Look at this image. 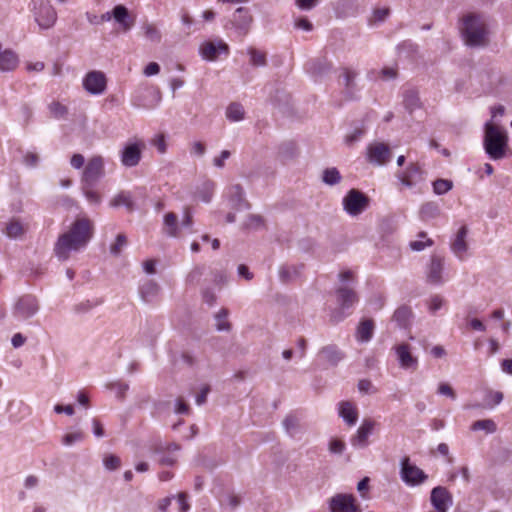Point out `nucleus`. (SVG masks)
Returning <instances> with one entry per match:
<instances>
[{"instance_id": "obj_1", "label": "nucleus", "mask_w": 512, "mask_h": 512, "mask_svg": "<svg viewBox=\"0 0 512 512\" xmlns=\"http://www.w3.org/2000/svg\"><path fill=\"white\" fill-rule=\"evenodd\" d=\"M94 231V222L89 217H76L69 228L58 236L54 245V254L61 261L68 260L72 252L86 248L93 238Z\"/></svg>"}, {"instance_id": "obj_2", "label": "nucleus", "mask_w": 512, "mask_h": 512, "mask_svg": "<svg viewBox=\"0 0 512 512\" xmlns=\"http://www.w3.org/2000/svg\"><path fill=\"white\" fill-rule=\"evenodd\" d=\"M460 29L468 46L483 47L489 42L486 23L478 14L470 13L465 15L462 18Z\"/></svg>"}, {"instance_id": "obj_3", "label": "nucleus", "mask_w": 512, "mask_h": 512, "mask_svg": "<svg viewBox=\"0 0 512 512\" xmlns=\"http://www.w3.org/2000/svg\"><path fill=\"white\" fill-rule=\"evenodd\" d=\"M507 146V135L497 125L486 123L484 135V147L492 159H501L505 156Z\"/></svg>"}, {"instance_id": "obj_4", "label": "nucleus", "mask_w": 512, "mask_h": 512, "mask_svg": "<svg viewBox=\"0 0 512 512\" xmlns=\"http://www.w3.org/2000/svg\"><path fill=\"white\" fill-rule=\"evenodd\" d=\"M30 10L41 29H49L57 20V12L48 0H31Z\"/></svg>"}, {"instance_id": "obj_5", "label": "nucleus", "mask_w": 512, "mask_h": 512, "mask_svg": "<svg viewBox=\"0 0 512 512\" xmlns=\"http://www.w3.org/2000/svg\"><path fill=\"white\" fill-rule=\"evenodd\" d=\"M145 148L146 143L143 139L133 138L127 141L120 153L122 165L128 168L137 166Z\"/></svg>"}, {"instance_id": "obj_6", "label": "nucleus", "mask_w": 512, "mask_h": 512, "mask_svg": "<svg viewBox=\"0 0 512 512\" xmlns=\"http://www.w3.org/2000/svg\"><path fill=\"white\" fill-rule=\"evenodd\" d=\"M161 101V92L157 87H139L132 96V104L138 108L152 109Z\"/></svg>"}, {"instance_id": "obj_7", "label": "nucleus", "mask_w": 512, "mask_h": 512, "mask_svg": "<svg viewBox=\"0 0 512 512\" xmlns=\"http://www.w3.org/2000/svg\"><path fill=\"white\" fill-rule=\"evenodd\" d=\"M401 187L412 188L425 179V171L418 162H411L408 166L395 174Z\"/></svg>"}, {"instance_id": "obj_8", "label": "nucleus", "mask_w": 512, "mask_h": 512, "mask_svg": "<svg viewBox=\"0 0 512 512\" xmlns=\"http://www.w3.org/2000/svg\"><path fill=\"white\" fill-rule=\"evenodd\" d=\"M369 203V197L357 189L349 190L343 198L344 209L351 216L361 214L368 208Z\"/></svg>"}, {"instance_id": "obj_9", "label": "nucleus", "mask_w": 512, "mask_h": 512, "mask_svg": "<svg viewBox=\"0 0 512 512\" xmlns=\"http://www.w3.org/2000/svg\"><path fill=\"white\" fill-rule=\"evenodd\" d=\"M39 310L35 296L26 294L21 296L13 307V316L19 320H26L34 316Z\"/></svg>"}, {"instance_id": "obj_10", "label": "nucleus", "mask_w": 512, "mask_h": 512, "mask_svg": "<svg viewBox=\"0 0 512 512\" xmlns=\"http://www.w3.org/2000/svg\"><path fill=\"white\" fill-rule=\"evenodd\" d=\"M328 503L330 512H362L352 494L338 493L331 497Z\"/></svg>"}, {"instance_id": "obj_11", "label": "nucleus", "mask_w": 512, "mask_h": 512, "mask_svg": "<svg viewBox=\"0 0 512 512\" xmlns=\"http://www.w3.org/2000/svg\"><path fill=\"white\" fill-rule=\"evenodd\" d=\"M104 175V160L101 156L91 157L84 167L81 184H96Z\"/></svg>"}, {"instance_id": "obj_12", "label": "nucleus", "mask_w": 512, "mask_h": 512, "mask_svg": "<svg viewBox=\"0 0 512 512\" xmlns=\"http://www.w3.org/2000/svg\"><path fill=\"white\" fill-rule=\"evenodd\" d=\"M401 477L406 484L411 486L422 484L428 478L422 469L410 463V459L408 457H405L402 460Z\"/></svg>"}, {"instance_id": "obj_13", "label": "nucleus", "mask_w": 512, "mask_h": 512, "mask_svg": "<svg viewBox=\"0 0 512 512\" xmlns=\"http://www.w3.org/2000/svg\"><path fill=\"white\" fill-rule=\"evenodd\" d=\"M83 87L90 94H102L107 87V78L101 71H90L83 79Z\"/></svg>"}, {"instance_id": "obj_14", "label": "nucleus", "mask_w": 512, "mask_h": 512, "mask_svg": "<svg viewBox=\"0 0 512 512\" xmlns=\"http://www.w3.org/2000/svg\"><path fill=\"white\" fill-rule=\"evenodd\" d=\"M252 20L249 10L244 7H239L233 13L230 23L236 30L238 36L243 38L249 33Z\"/></svg>"}, {"instance_id": "obj_15", "label": "nucleus", "mask_w": 512, "mask_h": 512, "mask_svg": "<svg viewBox=\"0 0 512 512\" xmlns=\"http://www.w3.org/2000/svg\"><path fill=\"white\" fill-rule=\"evenodd\" d=\"M430 501L435 510L447 512L453 503V496L446 487L437 486L431 491Z\"/></svg>"}, {"instance_id": "obj_16", "label": "nucleus", "mask_w": 512, "mask_h": 512, "mask_svg": "<svg viewBox=\"0 0 512 512\" xmlns=\"http://www.w3.org/2000/svg\"><path fill=\"white\" fill-rule=\"evenodd\" d=\"M201 55L204 59L214 61L221 54H229V46L221 39L217 41H207L200 47Z\"/></svg>"}, {"instance_id": "obj_17", "label": "nucleus", "mask_w": 512, "mask_h": 512, "mask_svg": "<svg viewBox=\"0 0 512 512\" xmlns=\"http://www.w3.org/2000/svg\"><path fill=\"white\" fill-rule=\"evenodd\" d=\"M401 368L405 370H416L418 359L412 354L411 347L407 343H401L394 347Z\"/></svg>"}, {"instance_id": "obj_18", "label": "nucleus", "mask_w": 512, "mask_h": 512, "mask_svg": "<svg viewBox=\"0 0 512 512\" xmlns=\"http://www.w3.org/2000/svg\"><path fill=\"white\" fill-rule=\"evenodd\" d=\"M392 157V152L388 145L384 143H374L368 147V160L378 165L387 164Z\"/></svg>"}, {"instance_id": "obj_19", "label": "nucleus", "mask_w": 512, "mask_h": 512, "mask_svg": "<svg viewBox=\"0 0 512 512\" xmlns=\"http://www.w3.org/2000/svg\"><path fill=\"white\" fill-rule=\"evenodd\" d=\"M467 235L468 228L467 226L463 225L458 229L457 233L455 234V237L453 238L450 244L452 252L460 260L465 259L468 251V243L466 240Z\"/></svg>"}, {"instance_id": "obj_20", "label": "nucleus", "mask_w": 512, "mask_h": 512, "mask_svg": "<svg viewBox=\"0 0 512 512\" xmlns=\"http://www.w3.org/2000/svg\"><path fill=\"white\" fill-rule=\"evenodd\" d=\"M344 356L345 354L333 344L322 347L318 352L319 361L330 366H336Z\"/></svg>"}, {"instance_id": "obj_21", "label": "nucleus", "mask_w": 512, "mask_h": 512, "mask_svg": "<svg viewBox=\"0 0 512 512\" xmlns=\"http://www.w3.org/2000/svg\"><path fill=\"white\" fill-rule=\"evenodd\" d=\"M375 424L376 422L372 419H364L356 435L352 437L351 444L355 447H366L368 445V438L372 434Z\"/></svg>"}, {"instance_id": "obj_22", "label": "nucleus", "mask_w": 512, "mask_h": 512, "mask_svg": "<svg viewBox=\"0 0 512 512\" xmlns=\"http://www.w3.org/2000/svg\"><path fill=\"white\" fill-rule=\"evenodd\" d=\"M113 18L120 25L123 32H128L136 21V17L124 5H116L113 8Z\"/></svg>"}, {"instance_id": "obj_23", "label": "nucleus", "mask_w": 512, "mask_h": 512, "mask_svg": "<svg viewBox=\"0 0 512 512\" xmlns=\"http://www.w3.org/2000/svg\"><path fill=\"white\" fill-rule=\"evenodd\" d=\"M443 269L444 259L439 255H433L427 270V282L431 284H441L443 282Z\"/></svg>"}, {"instance_id": "obj_24", "label": "nucleus", "mask_w": 512, "mask_h": 512, "mask_svg": "<svg viewBox=\"0 0 512 512\" xmlns=\"http://www.w3.org/2000/svg\"><path fill=\"white\" fill-rule=\"evenodd\" d=\"M229 198L234 209L250 208V203L244 198V190L239 184L232 185L229 188Z\"/></svg>"}, {"instance_id": "obj_25", "label": "nucleus", "mask_w": 512, "mask_h": 512, "mask_svg": "<svg viewBox=\"0 0 512 512\" xmlns=\"http://www.w3.org/2000/svg\"><path fill=\"white\" fill-rule=\"evenodd\" d=\"M336 293L337 302L342 309H349L358 301V296L356 292L351 288L340 287L339 289H337Z\"/></svg>"}, {"instance_id": "obj_26", "label": "nucleus", "mask_w": 512, "mask_h": 512, "mask_svg": "<svg viewBox=\"0 0 512 512\" xmlns=\"http://www.w3.org/2000/svg\"><path fill=\"white\" fill-rule=\"evenodd\" d=\"M339 415L349 426L354 425L358 420V410L353 402L342 401L339 403Z\"/></svg>"}, {"instance_id": "obj_27", "label": "nucleus", "mask_w": 512, "mask_h": 512, "mask_svg": "<svg viewBox=\"0 0 512 512\" xmlns=\"http://www.w3.org/2000/svg\"><path fill=\"white\" fill-rule=\"evenodd\" d=\"M163 231L170 237H178L180 230L178 228V218L173 212H168L164 216Z\"/></svg>"}, {"instance_id": "obj_28", "label": "nucleus", "mask_w": 512, "mask_h": 512, "mask_svg": "<svg viewBox=\"0 0 512 512\" xmlns=\"http://www.w3.org/2000/svg\"><path fill=\"white\" fill-rule=\"evenodd\" d=\"M374 332V322L372 319H365L361 321L357 327V339L362 342L369 341Z\"/></svg>"}, {"instance_id": "obj_29", "label": "nucleus", "mask_w": 512, "mask_h": 512, "mask_svg": "<svg viewBox=\"0 0 512 512\" xmlns=\"http://www.w3.org/2000/svg\"><path fill=\"white\" fill-rule=\"evenodd\" d=\"M215 190V183L211 180H205L196 190V198L203 202H210Z\"/></svg>"}, {"instance_id": "obj_30", "label": "nucleus", "mask_w": 512, "mask_h": 512, "mask_svg": "<svg viewBox=\"0 0 512 512\" xmlns=\"http://www.w3.org/2000/svg\"><path fill=\"white\" fill-rule=\"evenodd\" d=\"M303 265L297 266H288L284 265L279 270V277L283 283H289L292 280L296 279L301 274V269Z\"/></svg>"}, {"instance_id": "obj_31", "label": "nucleus", "mask_w": 512, "mask_h": 512, "mask_svg": "<svg viewBox=\"0 0 512 512\" xmlns=\"http://www.w3.org/2000/svg\"><path fill=\"white\" fill-rule=\"evenodd\" d=\"M110 205L112 207H120L125 206L128 211H132L134 209V203L132 201L131 195L129 192L122 191L117 194L111 201Z\"/></svg>"}, {"instance_id": "obj_32", "label": "nucleus", "mask_w": 512, "mask_h": 512, "mask_svg": "<svg viewBox=\"0 0 512 512\" xmlns=\"http://www.w3.org/2000/svg\"><path fill=\"white\" fill-rule=\"evenodd\" d=\"M142 30L146 39L153 43H159L162 39L160 30L154 23L145 22L142 25Z\"/></svg>"}, {"instance_id": "obj_33", "label": "nucleus", "mask_w": 512, "mask_h": 512, "mask_svg": "<svg viewBox=\"0 0 512 512\" xmlns=\"http://www.w3.org/2000/svg\"><path fill=\"white\" fill-rule=\"evenodd\" d=\"M82 191L91 205H98L101 202V194L94 188L96 184H81Z\"/></svg>"}, {"instance_id": "obj_34", "label": "nucleus", "mask_w": 512, "mask_h": 512, "mask_svg": "<svg viewBox=\"0 0 512 512\" xmlns=\"http://www.w3.org/2000/svg\"><path fill=\"white\" fill-rule=\"evenodd\" d=\"M159 292V286L151 280H147L140 287V293L145 301H150Z\"/></svg>"}, {"instance_id": "obj_35", "label": "nucleus", "mask_w": 512, "mask_h": 512, "mask_svg": "<svg viewBox=\"0 0 512 512\" xmlns=\"http://www.w3.org/2000/svg\"><path fill=\"white\" fill-rule=\"evenodd\" d=\"M411 317V310L407 306L399 307L393 314V320L397 322L400 327H406Z\"/></svg>"}, {"instance_id": "obj_36", "label": "nucleus", "mask_w": 512, "mask_h": 512, "mask_svg": "<svg viewBox=\"0 0 512 512\" xmlns=\"http://www.w3.org/2000/svg\"><path fill=\"white\" fill-rule=\"evenodd\" d=\"M403 103L406 109L412 113L420 105L418 93L415 90L406 91L404 94Z\"/></svg>"}, {"instance_id": "obj_37", "label": "nucleus", "mask_w": 512, "mask_h": 512, "mask_svg": "<svg viewBox=\"0 0 512 512\" xmlns=\"http://www.w3.org/2000/svg\"><path fill=\"white\" fill-rule=\"evenodd\" d=\"M418 237L420 238L419 240L411 241L409 244L410 248L414 251H422L434 244L432 239L427 238L426 232H419Z\"/></svg>"}, {"instance_id": "obj_38", "label": "nucleus", "mask_w": 512, "mask_h": 512, "mask_svg": "<svg viewBox=\"0 0 512 512\" xmlns=\"http://www.w3.org/2000/svg\"><path fill=\"white\" fill-rule=\"evenodd\" d=\"M226 116L231 121H239L244 117V108L239 103H231L226 111Z\"/></svg>"}, {"instance_id": "obj_39", "label": "nucleus", "mask_w": 512, "mask_h": 512, "mask_svg": "<svg viewBox=\"0 0 512 512\" xmlns=\"http://www.w3.org/2000/svg\"><path fill=\"white\" fill-rule=\"evenodd\" d=\"M248 54L250 55V63L253 66H265L266 65V54L254 47L248 48Z\"/></svg>"}, {"instance_id": "obj_40", "label": "nucleus", "mask_w": 512, "mask_h": 512, "mask_svg": "<svg viewBox=\"0 0 512 512\" xmlns=\"http://www.w3.org/2000/svg\"><path fill=\"white\" fill-rule=\"evenodd\" d=\"M229 311L226 308H222L217 314H216V327L219 331H229L231 328V324L227 320Z\"/></svg>"}, {"instance_id": "obj_41", "label": "nucleus", "mask_w": 512, "mask_h": 512, "mask_svg": "<svg viewBox=\"0 0 512 512\" xmlns=\"http://www.w3.org/2000/svg\"><path fill=\"white\" fill-rule=\"evenodd\" d=\"M472 430H485L488 433H493L496 431V424L493 420L485 419V420H477L472 426Z\"/></svg>"}, {"instance_id": "obj_42", "label": "nucleus", "mask_w": 512, "mask_h": 512, "mask_svg": "<svg viewBox=\"0 0 512 512\" xmlns=\"http://www.w3.org/2000/svg\"><path fill=\"white\" fill-rule=\"evenodd\" d=\"M341 180V175L336 168H327L323 172V181L329 185H335Z\"/></svg>"}, {"instance_id": "obj_43", "label": "nucleus", "mask_w": 512, "mask_h": 512, "mask_svg": "<svg viewBox=\"0 0 512 512\" xmlns=\"http://www.w3.org/2000/svg\"><path fill=\"white\" fill-rule=\"evenodd\" d=\"M6 233L11 238H17L24 233L23 225L19 221L12 220L6 226Z\"/></svg>"}, {"instance_id": "obj_44", "label": "nucleus", "mask_w": 512, "mask_h": 512, "mask_svg": "<svg viewBox=\"0 0 512 512\" xmlns=\"http://www.w3.org/2000/svg\"><path fill=\"white\" fill-rule=\"evenodd\" d=\"M453 187V183L447 179H437L433 182V190L436 194L442 195L447 193Z\"/></svg>"}, {"instance_id": "obj_45", "label": "nucleus", "mask_w": 512, "mask_h": 512, "mask_svg": "<svg viewBox=\"0 0 512 512\" xmlns=\"http://www.w3.org/2000/svg\"><path fill=\"white\" fill-rule=\"evenodd\" d=\"M390 15L389 7L375 8L370 18V24H377L386 20V18Z\"/></svg>"}, {"instance_id": "obj_46", "label": "nucleus", "mask_w": 512, "mask_h": 512, "mask_svg": "<svg viewBox=\"0 0 512 512\" xmlns=\"http://www.w3.org/2000/svg\"><path fill=\"white\" fill-rule=\"evenodd\" d=\"M264 226V218L261 215L251 214L248 216L244 227L247 229H258Z\"/></svg>"}, {"instance_id": "obj_47", "label": "nucleus", "mask_w": 512, "mask_h": 512, "mask_svg": "<svg viewBox=\"0 0 512 512\" xmlns=\"http://www.w3.org/2000/svg\"><path fill=\"white\" fill-rule=\"evenodd\" d=\"M84 437H85L84 433L82 431L78 430V431L70 432V433H67L66 435H64L62 442L64 445L69 446L76 442L83 441Z\"/></svg>"}, {"instance_id": "obj_48", "label": "nucleus", "mask_w": 512, "mask_h": 512, "mask_svg": "<svg viewBox=\"0 0 512 512\" xmlns=\"http://www.w3.org/2000/svg\"><path fill=\"white\" fill-rule=\"evenodd\" d=\"M49 110H50V113L55 117V118H63L65 117V115L67 114L68 110L66 108V106H64L63 104H61L60 102L58 101H53L50 105H49Z\"/></svg>"}, {"instance_id": "obj_49", "label": "nucleus", "mask_w": 512, "mask_h": 512, "mask_svg": "<svg viewBox=\"0 0 512 512\" xmlns=\"http://www.w3.org/2000/svg\"><path fill=\"white\" fill-rule=\"evenodd\" d=\"M127 245V238L124 234H119L115 242L111 245L110 251L113 255L117 256L121 253L122 249Z\"/></svg>"}, {"instance_id": "obj_50", "label": "nucleus", "mask_w": 512, "mask_h": 512, "mask_svg": "<svg viewBox=\"0 0 512 512\" xmlns=\"http://www.w3.org/2000/svg\"><path fill=\"white\" fill-rule=\"evenodd\" d=\"M203 274H204L203 267H195L187 275L186 281L189 284H198L200 282V279L203 276Z\"/></svg>"}, {"instance_id": "obj_51", "label": "nucleus", "mask_w": 512, "mask_h": 512, "mask_svg": "<svg viewBox=\"0 0 512 512\" xmlns=\"http://www.w3.org/2000/svg\"><path fill=\"white\" fill-rule=\"evenodd\" d=\"M342 75L344 77V85L348 90L353 89L354 87V79L356 77V72L345 67L342 69Z\"/></svg>"}, {"instance_id": "obj_52", "label": "nucleus", "mask_w": 512, "mask_h": 512, "mask_svg": "<svg viewBox=\"0 0 512 512\" xmlns=\"http://www.w3.org/2000/svg\"><path fill=\"white\" fill-rule=\"evenodd\" d=\"M283 424L287 430V432L291 435H293L295 433V431L297 430L298 428V418L294 415H288L284 421H283Z\"/></svg>"}, {"instance_id": "obj_53", "label": "nucleus", "mask_w": 512, "mask_h": 512, "mask_svg": "<svg viewBox=\"0 0 512 512\" xmlns=\"http://www.w3.org/2000/svg\"><path fill=\"white\" fill-rule=\"evenodd\" d=\"M503 400V393L499 391H489L486 394L485 401L488 405H498Z\"/></svg>"}, {"instance_id": "obj_54", "label": "nucleus", "mask_w": 512, "mask_h": 512, "mask_svg": "<svg viewBox=\"0 0 512 512\" xmlns=\"http://www.w3.org/2000/svg\"><path fill=\"white\" fill-rule=\"evenodd\" d=\"M104 465L108 470H116L121 465V460L116 455H108L104 458Z\"/></svg>"}, {"instance_id": "obj_55", "label": "nucleus", "mask_w": 512, "mask_h": 512, "mask_svg": "<svg viewBox=\"0 0 512 512\" xmlns=\"http://www.w3.org/2000/svg\"><path fill=\"white\" fill-rule=\"evenodd\" d=\"M345 449L344 441L334 438L329 443V450L331 453L341 454Z\"/></svg>"}, {"instance_id": "obj_56", "label": "nucleus", "mask_w": 512, "mask_h": 512, "mask_svg": "<svg viewBox=\"0 0 512 512\" xmlns=\"http://www.w3.org/2000/svg\"><path fill=\"white\" fill-rule=\"evenodd\" d=\"M437 391L439 394L445 395L453 400L456 398L454 389L448 383H440Z\"/></svg>"}, {"instance_id": "obj_57", "label": "nucleus", "mask_w": 512, "mask_h": 512, "mask_svg": "<svg viewBox=\"0 0 512 512\" xmlns=\"http://www.w3.org/2000/svg\"><path fill=\"white\" fill-rule=\"evenodd\" d=\"M365 131L362 128H357L353 131V133L349 134L345 138V142L348 145L354 144L356 141H358L363 135Z\"/></svg>"}, {"instance_id": "obj_58", "label": "nucleus", "mask_w": 512, "mask_h": 512, "mask_svg": "<svg viewBox=\"0 0 512 512\" xmlns=\"http://www.w3.org/2000/svg\"><path fill=\"white\" fill-rule=\"evenodd\" d=\"M443 304V298L439 295H434L430 298L429 301V310L431 312H436L442 307Z\"/></svg>"}, {"instance_id": "obj_59", "label": "nucleus", "mask_w": 512, "mask_h": 512, "mask_svg": "<svg viewBox=\"0 0 512 512\" xmlns=\"http://www.w3.org/2000/svg\"><path fill=\"white\" fill-rule=\"evenodd\" d=\"M176 413L179 414H188L190 411L189 405L184 401L182 397L177 398L176 400Z\"/></svg>"}, {"instance_id": "obj_60", "label": "nucleus", "mask_w": 512, "mask_h": 512, "mask_svg": "<svg viewBox=\"0 0 512 512\" xmlns=\"http://www.w3.org/2000/svg\"><path fill=\"white\" fill-rule=\"evenodd\" d=\"M39 162V157L36 153L33 152H27L24 156V163L29 167H35L37 166Z\"/></svg>"}, {"instance_id": "obj_61", "label": "nucleus", "mask_w": 512, "mask_h": 512, "mask_svg": "<svg viewBox=\"0 0 512 512\" xmlns=\"http://www.w3.org/2000/svg\"><path fill=\"white\" fill-rule=\"evenodd\" d=\"M84 163H85V158L82 154L77 153L71 157L70 164L75 169L82 168Z\"/></svg>"}, {"instance_id": "obj_62", "label": "nucleus", "mask_w": 512, "mask_h": 512, "mask_svg": "<svg viewBox=\"0 0 512 512\" xmlns=\"http://www.w3.org/2000/svg\"><path fill=\"white\" fill-rule=\"evenodd\" d=\"M231 153L230 151L228 150H223L220 154V156L218 157H215L213 162H214V165L219 167V168H223L224 167V161L226 159H228L230 157Z\"/></svg>"}, {"instance_id": "obj_63", "label": "nucleus", "mask_w": 512, "mask_h": 512, "mask_svg": "<svg viewBox=\"0 0 512 512\" xmlns=\"http://www.w3.org/2000/svg\"><path fill=\"white\" fill-rule=\"evenodd\" d=\"M160 71V66L158 63L156 62H150L146 67H145V70H144V74L146 76H153V75H156L158 74Z\"/></svg>"}, {"instance_id": "obj_64", "label": "nucleus", "mask_w": 512, "mask_h": 512, "mask_svg": "<svg viewBox=\"0 0 512 512\" xmlns=\"http://www.w3.org/2000/svg\"><path fill=\"white\" fill-rule=\"evenodd\" d=\"M209 392H210V387L208 385L204 386L196 396V403L198 405L204 404L206 402L207 395Z\"/></svg>"}]
</instances>
